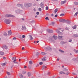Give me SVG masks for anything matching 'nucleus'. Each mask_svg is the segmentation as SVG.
Segmentation results:
<instances>
[{
    "label": "nucleus",
    "instance_id": "nucleus-12",
    "mask_svg": "<svg viewBox=\"0 0 78 78\" xmlns=\"http://www.w3.org/2000/svg\"><path fill=\"white\" fill-rule=\"evenodd\" d=\"M49 40L50 41H51V42H54V40H53V38H49Z\"/></svg>",
    "mask_w": 78,
    "mask_h": 78
},
{
    "label": "nucleus",
    "instance_id": "nucleus-56",
    "mask_svg": "<svg viewBox=\"0 0 78 78\" xmlns=\"http://www.w3.org/2000/svg\"><path fill=\"white\" fill-rule=\"evenodd\" d=\"M69 73H68V72L66 73V74L67 75H69Z\"/></svg>",
    "mask_w": 78,
    "mask_h": 78
},
{
    "label": "nucleus",
    "instance_id": "nucleus-60",
    "mask_svg": "<svg viewBox=\"0 0 78 78\" xmlns=\"http://www.w3.org/2000/svg\"><path fill=\"white\" fill-rule=\"evenodd\" d=\"M3 59H6V57H3Z\"/></svg>",
    "mask_w": 78,
    "mask_h": 78
},
{
    "label": "nucleus",
    "instance_id": "nucleus-18",
    "mask_svg": "<svg viewBox=\"0 0 78 78\" xmlns=\"http://www.w3.org/2000/svg\"><path fill=\"white\" fill-rule=\"evenodd\" d=\"M58 9H55L54 10L55 14H56V12H58Z\"/></svg>",
    "mask_w": 78,
    "mask_h": 78
},
{
    "label": "nucleus",
    "instance_id": "nucleus-44",
    "mask_svg": "<svg viewBox=\"0 0 78 78\" xmlns=\"http://www.w3.org/2000/svg\"><path fill=\"white\" fill-rule=\"evenodd\" d=\"M36 14L37 15H39V12H37V13H36Z\"/></svg>",
    "mask_w": 78,
    "mask_h": 78
},
{
    "label": "nucleus",
    "instance_id": "nucleus-51",
    "mask_svg": "<svg viewBox=\"0 0 78 78\" xmlns=\"http://www.w3.org/2000/svg\"><path fill=\"white\" fill-rule=\"evenodd\" d=\"M13 40H16V37H14L13 38Z\"/></svg>",
    "mask_w": 78,
    "mask_h": 78
},
{
    "label": "nucleus",
    "instance_id": "nucleus-42",
    "mask_svg": "<svg viewBox=\"0 0 78 78\" xmlns=\"http://www.w3.org/2000/svg\"><path fill=\"white\" fill-rule=\"evenodd\" d=\"M48 6H47L46 7V10H48Z\"/></svg>",
    "mask_w": 78,
    "mask_h": 78
},
{
    "label": "nucleus",
    "instance_id": "nucleus-32",
    "mask_svg": "<svg viewBox=\"0 0 78 78\" xmlns=\"http://www.w3.org/2000/svg\"><path fill=\"white\" fill-rule=\"evenodd\" d=\"M45 20H49V19L48 18V17H46L45 18Z\"/></svg>",
    "mask_w": 78,
    "mask_h": 78
},
{
    "label": "nucleus",
    "instance_id": "nucleus-37",
    "mask_svg": "<svg viewBox=\"0 0 78 78\" xmlns=\"http://www.w3.org/2000/svg\"><path fill=\"white\" fill-rule=\"evenodd\" d=\"M41 55H46V53H45L44 52H41Z\"/></svg>",
    "mask_w": 78,
    "mask_h": 78
},
{
    "label": "nucleus",
    "instance_id": "nucleus-7",
    "mask_svg": "<svg viewBox=\"0 0 78 78\" xmlns=\"http://www.w3.org/2000/svg\"><path fill=\"white\" fill-rule=\"evenodd\" d=\"M45 50H51V48L50 47H48L47 48H44Z\"/></svg>",
    "mask_w": 78,
    "mask_h": 78
},
{
    "label": "nucleus",
    "instance_id": "nucleus-47",
    "mask_svg": "<svg viewBox=\"0 0 78 78\" xmlns=\"http://www.w3.org/2000/svg\"><path fill=\"white\" fill-rule=\"evenodd\" d=\"M16 12H19V10H18L16 11Z\"/></svg>",
    "mask_w": 78,
    "mask_h": 78
},
{
    "label": "nucleus",
    "instance_id": "nucleus-58",
    "mask_svg": "<svg viewBox=\"0 0 78 78\" xmlns=\"http://www.w3.org/2000/svg\"><path fill=\"white\" fill-rule=\"evenodd\" d=\"M78 50H76V53H78Z\"/></svg>",
    "mask_w": 78,
    "mask_h": 78
},
{
    "label": "nucleus",
    "instance_id": "nucleus-43",
    "mask_svg": "<svg viewBox=\"0 0 78 78\" xmlns=\"http://www.w3.org/2000/svg\"><path fill=\"white\" fill-rule=\"evenodd\" d=\"M4 35L5 36H6L7 35V34L6 33H5Z\"/></svg>",
    "mask_w": 78,
    "mask_h": 78
},
{
    "label": "nucleus",
    "instance_id": "nucleus-16",
    "mask_svg": "<svg viewBox=\"0 0 78 78\" xmlns=\"http://www.w3.org/2000/svg\"><path fill=\"white\" fill-rule=\"evenodd\" d=\"M19 76L20 77V78H23V75L20 73L19 74Z\"/></svg>",
    "mask_w": 78,
    "mask_h": 78
},
{
    "label": "nucleus",
    "instance_id": "nucleus-63",
    "mask_svg": "<svg viewBox=\"0 0 78 78\" xmlns=\"http://www.w3.org/2000/svg\"><path fill=\"white\" fill-rule=\"evenodd\" d=\"M22 20H24V18H22Z\"/></svg>",
    "mask_w": 78,
    "mask_h": 78
},
{
    "label": "nucleus",
    "instance_id": "nucleus-62",
    "mask_svg": "<svg viewBox=\"0 0 78 78\" xmlns=\"http://www.w3.org/2000/svg\"><path fill=\"white\" fill-rule=\"evenodd\" d=\"M35 17H36V18H37V16H35Z\"/></svg>",
    "mask_w": 78,
    "mask_h": 78
},
{
    "label": "nucleus",
    "instance_id": "nucleus-20",
    "mask_svg": "<svg viewBox=\"0 0 78 78\" xmlns=\"http://www.w3.org/2000/svg\"><path fill=\"white\" fill-rule=\"evenodd\" d=\"M55 24V23L53 22H51V25H52L53 26V25H54Z\"/></svg>",
    "mask_w": 78,
    "mask_h": 78
},
{
    "label": "nucleus",
    "instance_id": "nucleus-59",
    "mask_svg": "<svg viewBox=\"0 0 78 78\" xmlns=\"http://www.w3.org/2000/svg\"><path fill=\"white\" fill-rule=\"evenodd\" d=\"M39 42V41H37V43H38Z\"/></svg>",
    "mask_w": 78,
    "mask_h": 78
},
{
    "label": "nucleus",
    "instance_id": "nucleus-64",
    "mask_svg": "<svg viewBox=\"0 0 78 78\" xmlns=\"http://www.w3.org/2000/svg\"><path fill=\"white\" fill-rule=\"evenodd\" d=\"M53 16V14H51V16Z\"/></svg>",
    "mask_w": 78,
    "mask_h": 78
},
{
    "label": "nucleus",
    "instance_id": "nucleus-21",
    "mask_svg": "<svg viewBox=\"0 0 78 78\" xmlns=\"http://www.w3.org/2000/svg\"><path fill=\"white\" fill-rule=\"evenodd\" d=\"M63 71L64 72H67V71H68V69L66 68H64L63 69Z\"/></svg>",
    "mask_w": 78,
    "mask_h": 78
},
{
    "label": "nucleus",
    "instance_id": "nucleus-24",
    "mask_svg": "<svg viewBox=\"0 0 78 78\" xmlns=\"http://www.w3.org/2000/svg\"><path fill=\"white\" fill-rule=\"evenodd\" d=\"M22 30H26V27H22Z\"/></svg>",
    "mask_w": 78,
    "mask_h": 78
},
{
    "label": "nucleus",
    "instance_id": "nucleus-26",
    "mask_svg": "<svg viewBox=\"0 0 78 78\" xmlns=\"http://www.w3.org/2000/svg\"><path fill=\"white\" fill-rule=\"evenodd\" d=\"M29 63L30 65L32 64H33V62L31 61H30L29 62Z\"/></svg>",
    "mask_w": 78,
    "mask_h": 78
},
{
    "label": "nucleus",
    "instance_id": "nucleus-40",
    "mask_svg": "<svg viewBox=\"0 0 78 78\" xmlns=\"http://www.w3.org/2000/svg\"><path fill=\"white\" fill-rule=\"evenodd\" d=\"M25 73H26V72H25L23 71L22 72V74H23V75L24 74H25Z\"/></svg>",
    "mask_w": 78,
    "mask_h": 78
},
{
    "label": "nucleus",
    "instance_id": "nucleus-6",
    "mask_svg": "<svg viewBox=\"0 0 78 78\" xmlns=\"http://www.w3.org/2000/svg\"><path fill=\"white\" fill-rule=\"evenodd\" d=\"M52 38L54 39L55 40H56L57 39V36H56L55 35H54L53 36Z\"/></svg>",
    "mask_w": 78,
    "mask_h": 78
},
{
    "label": "nucleus",
    "instance_id": "nucleus-13",
    "mask_svg": "<svg viewBox=\"0 0 78 78\" xmlns=\"http://www.w3.org/2000/svg\"><path fill=\"white\" fill-rule=\"evenodd\" d=\"M66 22H67V23H68V24H70L71 23V22H70V21H69V20H66Z\"/></svg>",
    "mask_w": 78,
    "mask_h": 78
},
{
    "label": "nucleus",
    "instance_id": "nucleus-55",
    "mask_svg": "<svg viewBox=\"0 0 78 78\" xmlns=\"http://www.w3.org/2000/svg\"><path fill=\"white\" fill-rule=\"evenodd\" d=\"M22 50H24L25 49V48H24V47H23L22 48Z\"/></svg>",
    "mask_w": 78,
    "mask_h": 78
},
{
    "label": "nucleus",
    "instance_id": "nucleus-48",
    "mask_svg": "<svg viewBox=\"0 0 78 78\" xmlns=\"http://www.w3.org/2000/svg\"><path fill=\"white\" fill-rule=\"evenodd\" d=\"M66 30H69V28H68L67 27H66Z\"/></svg>",
    "mask_w": 78,
    "mask_h": 78
},
{
    "label": "nucleus",
    "instance_id": "nucleus-45",
    "mask_svg": "<svg viewBox=\"0 0 78 78\" xmlns=\"http://www.w3.org/2000/svg\"><path fill=\"white\" fill-rule=\"evenodd\" d=\"M22 37L23 38H25V35H23Z\"/></svg>",
    "mask_w": 78,
    "mask_h": 78
},
{
    "label": "nucleus",
    "instance_id": "nucleus-33",
    "mask_svg": "<svg viewBox=\"0 0 78 78\" xmlns=\"http://www.w3.org/2000/svg\"><path fill=\"white\" fill-rule=\"evenodd\" d=\"M72 28H73V29H75V28H76V26L75 25Z\"/></svg>",
    "mask_w": 78,
    "mask_h": 78
},
{
    "label": "nucleus",
    "instance_id": "nucleus-30",
    "mask_svg": "<svg viewBox=\"0 0 78 78\" xmlns=\"http://www.w3.org/2000/svg\"><path fill=\"white\" fill-rule=\"evenodd\" d=\"M59 51H61L62 53H64V51H62V50H61V49H59Z\"/></svg>",
    "mask_w": 78,
    "mask_h": 78
},
{
    "label": "nucleus",
    "instance_id": "nucleus-23",
    "mask_svg": "<svg viewBox=\"0 0 78 78\" xmlns=\"http://www.w3.org/2000/svg\"><path fill=\"white\" fill-rule=\"evenodd\" d=\"M0 54L1 55H4V52L2 51H1L0 52Z\"/></svg>",
    "mask_w": 78,
    "mask_h": 78
},
{
    "label": "nucleus",
    "instance_id": "nucleus-8",
    "mask_svg": "<svg viewBox=\"0 0 78 78\" xmlns=\"http://www.w3.org/2000/svg\"><path fill=\"white\" fill-rule=\"evenodd\" d=\"M58 37L59 39H61V38H62V37H63V36H62L61 35H59L58 36Z\"/></svg>",
    "mask_w": 78,
    "mask_h": 78
},
{
    "label": "nucleus",
    "instance_id": "nucleus-11",
    "mask_svg": "<svg viewBox=\"0 0 78 78\" xmlns=\"http://www.w3.org/2000/svg\"><path fill=\"white\" fill-rule=\"evenodd\" d=\"M17 6L18 7H22L23 6L22 5H20L19 4H17Z\"/></svg>",
    "mask_w": 78,
    "mask_h": 78
},
{
    "label": "nucleus",
    "instance_id": "nucleus-2",
    "mask_svg": "<svg viewBox=\"0 0 78 78\" xmlns=\"http://www.w3.org/2000/svg\"><path fill=\"white\" fill-rule=\"evenodd\" d=\"M4 22L6 24H9L11 23V20L9 19H6L4 21Z\"/></svg>",
    "mask_w": 78,
    "mask_h": 78
},
{
    "label": "nucleus",
    "instance_id": "nucleus-39",
    "mask_svg": "<svg viewBox=\"0 0 78 78\" xmlns=\"http://www.w3.org/2000/svg\"><path fill=\"white\" fill-rule=\"evenodd\" d=\"M39 64H40V65H42V64H43V63L42 62H40Z\"/></svg>",
    "mask_w": 78,
    "mask_h": 78
},
{
    "label": "nucleus",
    "instance_id": "nucleus-15",
    "mask_svg": "<svg viewBox=\"0 0 78 78\" xmlns=\"http://www.w3.org/2000/svg\"><path fill=\"white\" fill-rule=\"evenodd\" d=\"M40 5L41 8H44V3H41L40 4Z\"/></svg>",
    "mask_w": 78,
    "mask_h": 78
},
{
    "label": "nucleus",
    "instance_id": "nucleus-36",
    "mask_svg": "<svg viewBox=\"0 0 78 78\" xmlns=\"http://www.w3.org/2000/svg\"><path fill=\"white\" fill-rule=\"evenodd\" d=\"M74 4L75 5H78V2H74Z\"/></svg>",
    "mask_w": 78,
    "mask_h": 78
},
{
    "label": "nucleus",
    "instance_id": "nucleus-38",
    "mask_svg": "<svg viewBox=\"0 0 78 78\" xmlns=\"http://www.w3.org/2000/svg\"><path fill=\"white\" fill-rule=\"evenodd\" d=\"M7 73L8 75H11V73L9 72H7Z\"/></svg>",
    "mask_w": 78,
    "mask_h": 78
},
{
    "label": "nucleus",
    "instance_id": "nucleus-31",
    "mask_svg": "<svg viewBox=\"0 0 78 78\" xmlns=\"http://www.w3.org/2000/svg\"><path fill=\"white\" fill-rule=\"evenodd\" d=\"M77 14H78V12H76V13H75L74 15V16H76Z\"/></svg>",
    "mask_w": 78,
    "mask_h": 78
},
{
    "label": "nucleus",
    "instance_id": "nucleus-29",
    "mask_svg": "<svg viewBox=\"0 0 78 78\" xmlns=\"http://www.w3.org/2000/svg\"><path fill=\"white\" fill-rule=\"evenodd\" d=\"M16 59V57H14L12 58V60H15Z\"/></svg>",
    "mask_w": 78,
    "mask_h": 78
},
{
    "label": "nucleus",
    "instance_id": "nucleus-28",
    "mask_svg": "<svg viewBox=\"0 0 78 78\" xmlns=\"http://www.w3.org/2000/svg\"><path fill=\"white\" fill-rule=\"evenodd\" d=\"M46 66H43V67H42V70H44V69H46Z\"/></svg>",
    "mask_w": 78,
    "mask_h": 78
},
{
    "label": "nucleus",
    "instance_id": "nucleus-57",
    "mask_svg": "<svg viewBox=\"0 0 78 78\" xmlns=\"http://www.w3.org/2000/svg\"><path fill=\"white\" fill-rule=\"evenodd\" d=\"M24 69H26V68H27V66H25L24 67Z\"/></svg>",
    "mask_w": 78,
    "mask_h": 78
},
{
    "label": "nucleus",
    "instance_id": "nucleus-46",
    "mask_svg": "<svg viewBox=\"0 0 78 78\" xmlns=\"http://www.w3.org/2000/svg\"><path fill=\"white\" fill-rule=\"evenodd\" d=\"M72 39H69V42H72Z\"/></svg>",
    "mask_w": 78,
    "mask_h": 78
},
{
    "label": "nucleus",
    "instance_id": "nucleus-49",
    "mask_svg": "<svg viewBox=\"0 0 78 78\" xmlns=\"http://www.w3.org/2000/svg\"><path fill=\"white\" fill-rule=\"evenodd\" d=\"M47 75H50V72H48L47 73Z\"/></svg>",
    "mask_w": 78,
    "mask_h": 78
},
{
    "label": "nucleus",
    "instance_id": "nucleus-19",
    "mask_svg": "<svg viewBox=\"0 0 78 78\" xmlns=\"http://www.w3.org/2000/svg\"><path fill=\"white\" fill-rule=\"evenodd\" d=\"M29 37H30V41L32 40L33 39V37H32V36H31V35H30L29 36Z\"/></svg>",
    "mask_w": 78,
    "mask_h": 78
},
{
    "label": "nucleus",
    "instance_id": "nucleus-61",
    "mask_svg": "<svg viewBox=\"0 0 78 78\" xmlns=\"http://www.w3.org/2000/svg\"><path fill=\"white\" fill-rule=\"evenodd\" d=\"M57 61H59V58H58V59H57Z\"/></svg>",
    "mask_w": 78,
    "mask_h": 78
},
{
    "label": "nucleus",
    "instance_id": "nucleus-9",
    "mask_svg": "<svg viewBox=\"0 0 78 78\" xmlns=\"http://www.w3.org/2000/svg\"><path fill=\"white\" fill-rule=\"evenodd\" d=\"M66 2H67V1H66V0H65L63 1H62L61 2V5H63V4H64V3H66Z\"/></svg>",
    "mask_w": 78,
    "mask_h": 78
},
{
    "label": "nucleus",
    "instance_id": "nucleus-1",
    "mask_svg": "<svg viewBox=\"0 0 78 78\" xmlns=\"http://www.w3.org/2000/svg\"><path fill=\"white\" fill-rule=\"evenodd\" d=\"M32 5V4L30 3H25L24 4V6L26 8H28V7H30Z\"/></svg>",
    "mask_w": 78,
    "mask_h": 78
},
{
    "label": "nucleus",
    "instance_id": "nucleus-17",
    "mask_svg": "<svg viewBox=\"0 0 78 78\" xmlns=\"http://www.w3.org/2000/svg\"><path fill=\"white\" fill-rule=\"evenodd\" d=\"M8 35L9 36L10 35H11V34H12V33H11V30H9L8 31Z\"/></svg>",
    "mask_w": 78,
    "mask_h": 78
},
{
    "label": "nucleus",
    "instance_id": "nucleus-41",
    "mask_svg": "<svg viewBox=\"0 0 78 78\" xmlns=\"http://www.w3.org/2000/svg\"><path fill=\"white\" fill-rule=\"evenodd\" d=\"M60 16H62V17H63L64 16V14H61L60 15Z\"/></svg>",
    "mask_w": 78,
    "mask_h": 78
},
{
    "label": "nucleus",
    "instance_id": "nucleus-5",
    "mask_svg": "<svg viewBox=\"0 0 78 78\" xmlns=\"http://www.w3.org/2000/svg\"><path fill=\"white\" fill-rule=\"evenodd\" d=\"M47 32L49 33H52L53 31V30H51L50 29H48L47 30Z\"/></svg>",
    "mask_w": 78,
    "mask_h": 78
},
{
    "label": "nucleus",
    "instance_id": "nucleus-54",
    "mask_svg": "<svg viewBox=\"0 0 78 78\" xmlns=\"http://www.w3.org/2000/svg\"><path fill=\"white\" fill-rule=\"evenodd\" d=\"M39 11H41V10H42V9H41V8H39Z\"/></svg>",
    "mask_w": 78,
    "mask_h": 78
},
{
    "label": "nucleus",
    "instance_id": "nucleus-10",
    "mask_svg": "<svg viewBox=\"0 0 78 78\" xmlns=\"http://www.w3.org/2000/svg\"><path fill=\"white\" fill-rule=\"evenodd\" d=\"M27 75H28V76H29V77H30V76H31L32 75L31 74V73H30L29 72H28V73Z\"/></svg>",
    "mask_w": 78,
    "mask_h": 78
},
{
    "label": "nucleus",
    "instance_id": "nucleus-50",
    "mask_svg": "<svg viewBox=\"0 0 78 78\" xmlns=\"http://www.w3.org/2000/svg\"><path fill=\"white\" fill-rule=\"evenodd\" d=\"M72 74H73V75H76V74L75 73H72Z\"/></svg>",
    "mask_w": 78,
    "mask_h": 78
},
{
    "label": "nucleus",
    "instance_id": "nucleus-25",
    "mask_svg": "<svg viewBox=\"0 0 78 78\" xmlns=\"http://www.w3.org/2000/svg\"><path fill=\"white\" fill-rule=\"evenodd\" d=\"M56 32L58 34H61V32L59 31V30H56Z\"/></svg>",
    "mask_w": 78,
    "mask_h": 78
},
{
    "label": "nucleus",
    "instance_id": "nucleus-3",
    "mask_svg": "<svg viewBox=\"0 0 78 78\" xmlns=\"http://www.w3.org/2000/svg\"><path fill=\"white\" fill-rule=\"evenodd\" d=\"M6 17H14V16L12 15H6Z\"/></svg>",
    "mask_w": 78,
    "mask_h": 78
},
{
    "label": "nucleus",
    "instance_id": "nucleus-35",
    "mask_svg": "<svg viewBox=\"0 0 78 78\" xmlns=\"http://www.w3.org/2000/svg\"><path fill=\"white\" fill-rule=\"evenodd\" d=\"M59 73L60 74H62V73H64V74H65V73H64V72H62V71H61L59 72Z\"/></svg>",
    "mask_w": 78,
    "mask_h": 78
},
{
    "label": "nucleus",
    "instance_id": "nucleus-22",
    "mask_svg": "<svg viewBox=\"0 0 78 78\" xmlns=\"http://www.w3.org/2000/svg\"><path fill=\"white\" fill-rule=\"evenodd\" d=\"M16 59H15V60H14L13 61V62H14V63H15V64H18V63L17 62H16Z\"/></svg>",
    "mask_w": 78,
    "mask_h": 78
},
{
    "label": "nucleus",
    "instance_id": "nucleus-27",
    "mask_svg": "<svg viewBox=\"0 0 78 78\" xmlns=\"http://www.w3.org/2000/svg\"><path fill=\"white\" fill-rule=\"evenodd\" d=\"M42 61H46L47 59H46V58H43L42 59Z\"/></svg>",
    "mask_w": 78,
    "mask_h": 78
},
{
    "label": "nucleus",
    "instance_id": "nucleus-14",
    "mask_svg": "<svg viewBox=\"0 0 78 78\" xmlns=\"http://www.w3.org/2000/svg\"><path fill=\"white\" fill-rule=\"evenodd\" d=\"M3 48H5V49H8V46L6 45H4L3 46Z\"/></svg>",
    "mask_w": 78,
    "mask_h": 78
},
{
    "label": "nucleus",
    "instance_id": "nucleus-4",
    "mask_svg": "<svg viewBox=\"0 0 78 78\" xmlns=\"http://www.w3.org/2000/svg\"><path fill=\"white\" fill-rule=\"evenodd\" d=\"M59 21L60 22H63L64 23V22H66V20H65V19H60L59 20Z\"/></svg>",
    "mask_w": 78,
    "mask_h": 78
},
{
    "label": "nucleus",
    "instance_id": "nucleus-53",
    "mask_svg": "<svg viewBox=\"0 0 78 78\" xmlns=\"http://www.w3.org/2000/svg\"><path fill=\"white\" fill-rule=\"evenodd\" d=\"M74 36L75 37H78V35H75Z\"/></svg>",
    "mask_w": 78,
    "mask_h": 78
},
{
    "label": "nucleus",
    "instance_id": "nucleus-52",
    "mask_svg": "<svg viewBox=\"0 0 78 78\" xmlns=\"http://www.w3.org/2000/svg\"><path fill=\"white\" fill-rule=\"evenodd\" d=\"M58 16V15H55V17H57Z\"/></svg>",
    "mask_w": 78,
    "mask_h": 78
},
{
    "label": "nucleus",
    "instance_id": "nucleus-34",
    "mask_svg": "<svg viewBox=\"0 0 78 78\" xmlns=\"http://www.w3.org/2000/svg\"><path fill=\"white\" fill-rule=\"evenodd\" d=\"M1 65L2 66H5L6 65V63H4L1 64Z\"/></svg>",
    "mask_w": 78,
    "mask_h": 78
}]
</instances>
